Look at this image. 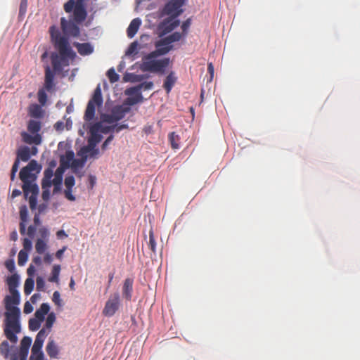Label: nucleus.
Instances as JSON below:
<instances>
[{"label":"nucleus","mask_w":360,"mask_h":360,"mask_svg":"<svg viewBox=\"0 0 360 360\" xmlns=\"http://www.w3.org/2000/svg\"><path fill=\"white\" fill-rule=\"evenodd\" d=\"M10 295L4 298L5 308V327L4 335L11 342L15 344L18 342L16 334L20 333V310L17 307L20 304V293L18 291H9Z\"/></svg>","instance_id":"1"},{"label":"nucleus","mask_w":360,"mask_h":360,"mask_svg":"<svg viewBox=\"0 0 360 360\" xmlns=\"http://www.w3.org/2000/svg\"><path fill=\"white\" fill-rule=\"evenodd\" d=\"M41 167L34 160H32L27 166L21 169L19 176L22 181V190L25 198H29L30 207L36 209L39 187L35 183L37 176L33 172L39 173Z\"/></svg>","instance_id":"2"},{"label":"nucleus","mask_w":360,"mask_h":360,"mask_svg":"<svg viewBox=\"0 0 360 360\" xmlns=\"http://www.w3.org/2000/svg\"><path fill=\"white\" fill-rule=\"evenodd\" d=\"M158 56L153 52L144 56L142 58V63L140 68L143 72H150L154 73L164 74L166 68L169 66L170 59L165 58L163 59H156Z\"/></svg>","instance_id":"3"},{"label":"nucleus","mask_w":360,"mask_h":360,"mask_svg":"<svg viewBox=\"0 0 360 360\" xmlns=\"http://www.w3.org/2000/svg\"><path fill=\"white\" fill-rule=\"evenodd\" d=\"M153 82H144L136 86L127 89L124 91V94L125 95L128 96V97L125 99L124 104L130 106L139 103H141L143 100V98L141 90L150 89L153 88Z\"/></svg>","instance_id":"4"},{"label":"nucleus","mask_w":360,"mask_h":360,"mask_svg":"<svg viewBox=\"0 0 360 360\" xmlns=\"http://www.w3.org/2000/svg\"><path fill=\"white\" fill-rule=\"evenodd\" d=\"M41 129V122L34 120H30L27 123V130L30 134H34L32 136L27 132H22L21 136L24 142L28 144L34 143L39 145L41 142V136L39 134V131Z\"/></svg>","instance_id":"5"},{"label":"nucleus","mask_w":360,"mask_h":360,"mask_svg":"<svg viewBox=\"0 0 360 360\" xmlns=\"http://www.w3.org/2000/svg\"><path fill=\"white\" fill-rule=\"evenodd\" d=\"M51 39L54 47L61 54H66L70 47L68 39L62 36L59 30L54 25L49 28Z\"/></svg>","instance_id":"6"},{"label":"nucleus","mask_w":360,"mask_h":360,"mask_svg":"<svg viewBox=\"0 0 360 360\" xmlns=\"http://www.w3.org/2000/svg\"><path fill=\"white\" fill-rule=\"evenodd\" d=\"M103 104V97L101 89L99 86H98L93 94L92 98L89 101L85 113L84 115V119L85 121H91L94 118L95 112H96V106L100 107Z\"/></svg>","instance_id":"7"},{"label":"nucleus","mask_w":360,"mask_h":360,"mask_svg":"<svg viewBox=\"0 0 360 360\" xmlns=\"http://www.w3.org/2000/svg\"><path fill=\"white\" fill-rule=\"evenodd\" d=\"M185 4L186 2L182 0H170L163 7L161 15L178 18L183 13L184 10L182 7Z\"/></svg>","instance_id":"8"},{"label":"nucleus","mask_w":360,"mask_h":360,"mask_svg":"<svg viewBox=\"0 0 360 360\" xmlns=\"http://www.w3.org/2000/svg\"><path fill=\"white\" fill-rule=\"evenodd\" d=\"M75 57V53L72 50L71 47H69V51L66 54L52 53L51 60L53 70H61L63 65H68V59H74Z\"/></svg>","instance_id":"9"},{"label":"nucleus","mask_w":360,"mask_h":360,"mask_svg":"<svg viewBox=\"0 0 360 360\" xmlns=\"http://www.w3.org/2000/svg\"><path fill=\"white\" fill-rule=\"evenodd\" d=\"M120 307V297L118 292L111 295L103 309V314L105 316H112Z\"/></svg>","instance_id":"10"},{"label":"nucleus","mask_w":360,"mask_h":360,"mask_svg":"<svg viewBox=\"0 0 360 360\" xmlns=\"http://www.w3.org/2000/svg\"><path fill=\"white\" fill-rule=\"evenodd\" d=\"M176 18H177L168 16L160 22L158 25V30L160 31L161 36L171 32L180 25L179 20Z\"/></svg>","instance_id":"11"},{"label":"nucleus","mask_w":360,"mask_h":360,"mask_svg":"<svg viewBox=\"0 0 360 360\" xmlns=\"http://www.w3.org/2000/svg\"><path fill=\"white\" fill-rule=\"evenodd\" d=\"M60 24L65 34L72 37H78L79 35V28L75 22L66 20L64 18H62Z\"/></svg>","instance_id":"12"},{"label":"nucleus","mask_w":360,"mask_h":360,"mask_svg":"<svg viewBox=\"0 0 360 360\" xmlns=\"http://www.w3.org/2000/svg\"><path fill=\"white\" fill-rule=\"evenodd\" d=\"M64 184L65 186V189L64 191L65 197L70 201H75L76 200V198L72 193V187L75 184V177L72 175L67 176L65 179Z\"/></svg>","instance_id":"13"},{"label":"nucleus","mask_w":360,"mask_h":360,"mask_svg":"<svg viewBox=\"0 0 360 360\" xmlns=\"http://www.w3.org/2000/svg\"><path fill=\"white\" fill-rule=\"evenodd\" d=\"M54 72L51 71L49 66H46L45 69L44 89H46L47 91H52L54 88Z\"/></svg>","instance_id":"14"},{"label":"nucleus","mask_w":360,"mask_h":360,"mask_svg":"<svg viewBox=\"0 0 360 360\" xmlns=\"http://www.w3.org/2000/svg\"><path fill=\"white\" fill-rule=\"evenodd\" d=\"M73 45L81 56H88L94 52V47L90 43L74 42Z\"/></svg>","instance_id":"15"},{"label":"nucleus","mask_w":360,"mask_h":360,"mask_svg":"<svg viewBox=\"0 0 360 360\" xmlns=\"http://www.w3.org/2000/svg\"><path fill=\"white\" fill-rule=\"evenodd\" d=\"M133 280L127 278L124 280L122 287V295L127 300H131L133 291Z\"/></svg>","instance_id":"16"},{"label":"nucleus","mask_w":360,"mask_h":360,"mask_svg":"<svg viewBox=\"0 0 360 360\" xmlns=\"http://www.w3.org/2000/svg\"><path fill=\"white\" fill-rule=\"evenodd\" d=\"M124 105H126L124 103L122 105H117L112 109L111 112L113 114L115 120L117 121L122 120L129 112L130 108Z\"/></svg>","instance_id":"17"},{"label":"nucleus","mask_w":360,"mask_h":360,"mask_svg":"<svg viewBox=\"0 0 360 360\" xmlns=\"http://www.w3.org/2000/svg\"><path fill=\"white\" fill-rule=\"evenodd\" d=\"M28 113L33 118L40 119L44 117V111L41 105L34 103L29 106Z\"/></svg>","instance_id":"18"},{"label":"nucleus","mask_w":360,"mask_h":360,"mask_svg":"<svg viewBox=\"0 0 360 360\" xmlns=\"http://www.w3.org/2000/svg\"><path fill=\"white\" fill-rule=\"evenodd\" d=\"M141 25V20L139 18L133 19L131 21V22L127 30V37L129 38H133L135 36V34H136V32H138Z\"/></svg>","instance_id":"19"},{"label":"nucleus","mask_w":360,"mask_h":360,"mask_svg":"<svg viewBox=\"0 0 360 360\" xmlns=\"http://www.w3.org/2000/svg\"><path fill=\"white\" fill-rule=\"evenodd\" d=\"M89 129L96 134H108L109 132H113L112 126H104L103 125L102 122H98L94 124L91 126Z\"/></svg>","instance_id":"20"},{"label":"nucleus","mask_w":360,"mask_h":360,"mask_svg":"<svg viewBox=\"0 0 360 360\" xmlns=\"http://www.w3.org/2000/svg\"><path fill=\"white\" fill-rule=\"evenodd\" d=\"M28 213H27V209L25 205L22 206L20 208V233L21 235H25L26 231V226L25 222L27 220Z\"/></svg>","instance_id":"21"},{"label":"nucleus","mask_w":360,"mask_h":360,"mask_svg":"<svg viewBox=\"0 0 360 360\" xmlns=\"http://www.w3.org/2000/svg\"><path fill=\"white\" fill-rule=\"evenodd\" d=\"M184 37L183 35V34H181L178 32H175L174 33H172V34L159 40V45H161V44H169L173 43V42H176V41H179V40L181 39V38Z\"/></svg>","instance_id":"22"},{"label":"nucleus","mask_w":360,"mask_h":360,"mask_svg":"<svg viewBox=\"0 0 360 360\" xmlns=\"http://www.w3.org/2000/svg\"><path fill=\"white\" fill-rule=\"evenodd\" d=\"M90 137L88 139L87 147L91 150H94L96 145L102 140L103 136L100 134H96L92 131H90Z\"/></svg>","instance_id":"23"},{"label":"nucleus","mask_w":360,"mask_h":360,"mask_svg":"<svg viewBox=\"0 0 360 360\" xmlns=\"http://www.w3.org/2000/svg\"><path fill=\"white\" fill-rule=\"evenodd\" d=\"M155 45L156 49L152 52L154 54H155L158 57L167 54L172 49V46L169 45V44L159 45V41H156Z\"/></svg>","instance_id":"24"},{"label":"nucleus","mask_w":360,"mask_h":360,"mask_svg":"<svg viewBox=\"0 0 360 360\" xmlns=\"http://www.w3.org/2000/svg\"><path fill=\"white\" fill-rule=\"evenodd\" d=\"M20 277L17 274H13L6 279V283L9 291H18L17 287L19 285Z\"/></svg>","instance_id":"25"},{"label":"nucleus","mask_w":360,"mask_h":360,"mask_svg":"<svg viewBox=\"0 0 360 360\" xmlns=\"http://www.w3.org/2000/svg\"><path fill=\"white\" fill-rule=\"evenodd\" d=\"M176 82V77L173 72H171L167 77L164 82L163 87L166 90L167 93L169 94L174 84Z\"/></svg>","instance_id":"26"},{"label":"nucleus","mask_w":360,"mask_h":360,"mask_svg":"<svg viewBox=\"0 0 360 360\" xmlns=\"http://www.w3.org/2000/svg\"><path fill=\"white\" fill-rule=\"evenodd\" d=\"M63 172H64V169L61 167H59L58 168H57V169L55 172V177L53 179V184L55 186L54 189H53L54 193L56 192L60 188V186L63 181Z\"/></svg>","instance_id":"27"},{"label":"nucleus","mask_w":360,"mask_h":360,"mask_svg":"<svg viewBox=\"0 0 360 360\" xmlns=\"http://www.w3.org/2000/svg\"><path fill=\"white\" fill-rule=\"evenodd\" d=\"M48 355L51 358H56L58 354V348L53 340H50L46 348Z\"/></svg>","instance_id":"28"},{"label":"nucleus","mask_w":360,"mask_h":360,"mask_svg":"<svg viewBox=\"0 0 360 360\" xmlns=\"http://www.w3.org/2000/svg\"><path fill=\"white\" fill-rule=\"evenodd\" d=\"M50 307L47 303H43L41 304L39 309L35 311V317L40 321H44L45 315L49 311Z\"/></svg>","instance_id":"29"},{"label":"nucleus","mask_w":360,"mask_h":360,"mask_svg":"<svg viewBox=\"0 0 360 360\" xmlns=\"http://www.w3.org/2000/svg\"><path fill=\"white\" fill-rule=\"evenodd\" d=\"M49 240H44L42 238H37L35 243V250L39 255H43L48 249Z\"/></svg>","instance_id":"30"},{"label":"nucleus","mask_w":360,"mask_h":360,"mask_svg":"<svg viewBox=\"0 0 360 360\" xmlns=\"http://www.w3.org/2000/svg\"><path fill=\"white\" fill-rule=\"evenodd\" d=\"M31 156L30 150L28 147H23L18 150L17 158L19 160L27 162L29 160Z\"/></svg>","instance_id":"31"},{"label":"nucleus","mask_w":360,"mask_h":360,"mask_svg":"<svg viewBox=\"0 0 360 360\" xmlns=\"http://www.w3.org/2000/svg\"><path fill=\"white\" fill-rule=\"evenodd\" d=\"M60 272V265L55 264L51 271V275L49 278V281L52 283H58L59 281V275Z\"/></svg>","instance_id":"32"},{"label":"nucleus","mask_w":360,"mask_h":360,"mask_svg":"<svg viewBox=\"0 0 360 360\" xmlns=\"http://www.w3.org/2000/svg\"><path fill=\"white\" fill-rule=\"evenodd\" d=\"M169 141L173 149L179 148L180 137L175 132H171L168 135Z\"/></svg>","instance_id":"33"},{"label":"nucleus","mask_w":360,"mask_h":360,"mask_svg":"<svg viewBox=\"0 0 360 360\" xmlns=\"http://www.w3.org/2000/svg\"><path fill=\"white\" fill-rule=\"evenodd\" d=\"M90 152L91 150L86 146L82 147L77 152V155L82 159L81 165H84L85 163L88 156H89Z\"/></svg>","instance_id":"34"},{"label":"nucleus","mask_w":360,"mask_h":360,"mask_svg":"<svg viewBox=\"0 0 360 360\" xmlns=\"http://www.w3.org/2000/svg\"><path fill=\"white\" fill-rule=\"evenodd\" d=\"M34 281L32 278H27L25 280L24 285V292L25 295H30L34 289Z\"/></svg>","instance_id":"35"},{"label":"nucleus","mask_w":360,"mask_h":360,"mask_svg":"<svg viewBox=\"0 0 360 360\" xmlns=\"http://www.w3.org/2000/svg\"><path fill=\"white\" fill-rule=\"evenodd\" d=\"M10 345L8 342V341L4 340L1 343L0 345V352L1 355L4 356L5 359H7L9 356L10 352Z\"/></svg>","instance_id":"36"},{"label":"nucleus","mask_w":360,"mask_h":360,"mask_svg":"<svg viewBox=\"0 0 360 360\" xmlns=\"http://www.w3.org/2000/svg\"><path fill=\"white\" fill-rule=\"evenodd\" d=\"M42 321H40L39 319H37L36 317H35V319H30L29 320V329L32 331L37 330L40 328L41 323Z\"/></svg>","instance_id":"37"},{"label":"nucleus","mask_w":360,"mask_h":360,"mask_svg":"<svg viewBox=\"0 0 360 360\" xmlns=\"http://www.w3.org/2000/svg\"><path fill=\"white\" fill-rule=\"evenodd\" d=\"M56 321V315L53 312H51L48 314V316L46 319L45 327L48 329V331H51V328H52L54 322Z\"/></svg>","instance_id":"38"},{"label":"nucleus","mask_w":360,"mask_h":360,"mask_svg":"<svg viewBox=\"0 0 360 360\" xmlns=\"http://www.w3.org/2000/svg\"><path fill=\"white\" fill-rule=\"evenodd\" d=\"M27 259H28V253L26 251L21 250L18 253V265L23 266L27 261Z\"/></svg>","instance_id":"39"},{"label":"nucleus","mask_w":360,"mask_h":360,"mask_svg":"<svg viewBox=\"0 0 360 360\" xmlns=\"http://www.w3.org/2000/svg\"><path fill=\"white\" fill-rule=\"evenodd\" d=\"M46 89H41L38 91V101L41 105H44L47 101V95L46 93Z\"/></svg>","instance_id":"40"},{"label":"nucleus","mask_w":360,"mask_h":360,"mask_svg":"<svg viewBox=\"0 0 360 360\" xmlns=\"http://www.w3.org/2000/svg\"><path fill=\"white\" fill-rule=\"evenodd\" d=\"M149 248L155 253L156 252V242L154 238L153 231L152 229L149 231V242H148Z\"/></svg>","instance_id":"41"},{"label":"nucleus","mask_w":360,"mask_h":360,"mask_svg":"<svg viewBox=\"0 0 360 360\" xmlns=\"http://www.w3.org/2000/svg\"><path fill=\"white\" fill-rule=\"evenodd\" d=\"M32 344V338L28 336H25L21 342H20V349H23L24 350H27L30 349V345Z\"/></svg>","instance_id":"42"},{"label":"nucleus","mask_w":360,"mask_h":360,"mask_svg":"<svg viewBox=\"0 0 360 360\" xmlns=\"http://www.w3.org/2000/svg\"><path fill=\"white\" fill-rule=\"evenodd\" d=\"M107 76L111 83H115L119 80V75L116 73L113 68H110L107 72Z\"/></svg>","instance_id":"43"},{"label":"nucleus","mask_w":360,"mask_h":360,"mask_svg":"<svg viewBox=\"0 0 360 360\" xmlns=\"http://www.w3.org/2000/svg\"><path fill=\"white\" fill-rule=\"evenodd\" d=\"M77 6V2L75 0H69L64 5V10L66 13H70L75 9V6Z\"/></svg>","instance_id":"44"},{"label":"nucleus","mask_w":360,"mask_h":360,"mask_svg":"<svg viewBox=\"0 0 360 360\" xmlns=\"http://www.w3.org/2000/svg\"><path fill=\"white\" fill-rule=\"evenodd\" d=\"M39 235L40 236L39 238H42L44 240H49L50 233L46 227H41L39 229Z\"/></svg>","instance_id":"45"},{"label":"nucleus","mask_w":360,"mask_h":360,"mask_svg":"<svg viewBox=\"0 0 360 360\" xmlns=\"http://www.w3.org/2000/svg\"><path fill=\"white\" fill-rule=\"evenodd\" d=\"M49 333V331H46L45 328L41 329L37 333L35 340H39L40 342H44L46 337Z\"/></svg>","instance_id":"46"},{"label":"nucleus","mask_w":360,"mask_h":360,"mask_svg":"<svg viewBox=\"0 0 360 360\" xmlns=\"http://www.w3.org/2000/svg\"><path fill=\"white\" fill-rule=\"evenodd\" d=\"M115 119V118L114 117L113 114L112 112L111 114H104L101 117L102 122H107L109 124L117 122V120Z\"/></svg>","instance_id":"47"},{"label":"nucleus","mask_w":360,"mask_h":360,"mask_svg":"<svg viewBox=\"0 0 360 360\" xmlns=\"http://www.w3.org/2000/svg\"><path fill=\"white\" fill-rule=\"evenodd\" d=\"M191 25V19L188 18L184 22H183L181 25L182 34L184 36H186L188 34V30Z\"/></svg>","instance_id":"48"},{"label":"nucleus","mask_w":360,"mask_h":360,"mask_svg":"<svg viewBox=\"0 0 360 360\" xmlns=\"http://www.w3.org/2000/svg\"><path fill=\"white\" fill-rule=\"evenodd\" d=\"M138 45L139 44H138L137 41L132 42L128 47V49L126 51V55L129 56V55L136 53Z\"/></svg>","instance_id":"49"},{"label":"nucleus","mask_w":360,"mask_h":360,"mask_svg":"<svg viewBox=\"0 0 360 360\" xmlns=\"http://www.w3.org/2000/svg\"><path fill=\"white\" fill-rule=\"evenodd\" d=\"M43 344L44 342H40L39 340H34V345L32 348V352H43L41 351Z\"/></svg>","instance_id":"50"},{"label":"nucleus","mask_w":360,"mask_h":360,"mask_svg":"<svg viewBox=\"0 0 360 360\" xmlns=\"http://www.w3.org/2000/svg\"><path fill=\"white\" fill-rule=\"evenodd\" d=\"M23 245V250L26 251L27 252H30L32 250V243L30 239L25 238L23 239L22 242Z\"/></svg>","instance_id":"51"},{"label":"nucleus","mask_w":360,"mask_h":360,"mask_svg":"<svg viewBox=\"0 0 360 360\" xmlns=\"http://www.w3.org/2000/svg\"><path fill=\"white\" fill-rule=\"evenodd\" d=\"M37 290L38 291H42L44 289L45 282L42 277L38 276L37 278Z\"/></svg>","instance_id":"52"},{"label":"nucleus","mask_w":360,"mask_h":360,"mask_svg":"<svg viewBox=\"0 0 360 360\" xmlns=\"http://www.w3.org/2000/svg\"><path fill=\"white\" fill-rule=\"evenodd\" d=\"M5 266L10 272L14 271V270H15L14 260L13 259H7L5 262Z\"/></svg>","instance_id":"53"},{"label":"nucleus","mask_w":360,"mask_h":360,"mask_svg":"<svg viewBox=\"0 0 360 360\" xmlns=\"http://www.w3.org/2000/svg\"><path fill=\"white\" fill-rule=\"evenodd\" d=\"M44 355L43 352H32L30 360H44Z\"/></svg>","instance_id":"54"},{"label":"nucleus","mask_w":360,"mask_h":360,"mask_svg":"<svg viewBox=\"0 0 360 360\" xmlns=\"http://www.w3.org/2000/svg\"><path fill=\"white\" fill-rule=\"evenodd\" d=\"M53 302L58 306L61 305L60 295L58 291H55L53 294Z\"/></svg>","instance_id":"55"},{"label":"nucleus","mask_w":360,"mask_h":360,"mask_svg":"<svg viewBox=\"0 0 360 360\" xmlns=\"http://www.w3.org/2000/svg\"><path fill=\"white\" fill-rule=\"evenodd\" d=\"M53 184V181L50 179H43L41 182L42 189H49Z\"/></svg>","instance_id":"56"},{"label":"nucleus","mask_w":360,"mask_h":360,"mask_svg":"<svg viewBox=\"0 0 360 360\" xmlns=\"http://www.w3.org/2000/svg\"><path fill=\"white\" fill-rule=\"evenodd\" d=\"M44 176L43 179L51 180V178L53 175L52 169L51 167L46 169L44 170Z\"/></svg>","instance_id":"57"},{"label":"nucleus","mask_w":360,"mask_h":360,"mask_svg":"<svg viewBox=\"0 0 360 360\" xmlns=\"http://www.w3.org/2000/svg\"><path fill=\"white\" fill-rule=\"evenodd\" d=\"M127 128H128V125L127 124H120V125L115 124V125H112V131H113V132L118 133L120 131H122V129H127Z\"/></svg>","instance_id":"58"},{"label":"nucleus","mask_w":360,"mask_h":360,"mask_svg":"<svg viewBox=\"0 0 360 360\" xmlns=\"http://www.w3.org/2000/svg\"><path fill=\"white\" fill-rule=\"evenodd\" d=\"M114 139V136L112 134L110 135L106 139L105 141L103 142V143L102 144V149L103 150H105L108 146V144L113 140Z\"/></svg>","instance_id":"59"},{"label":"nucleus","mask_w":360,"mask_h":360,"mask_svg":"<svg viewBox=\"0 0 360 360\" xmlns=\"http://www.w3.org/2000/svg\"><path fill=\"white\" fill-rule=\"evenodd\" d=\"M23 310L25 314H30L33 311V307L29 302H26Z\"/></svg>","instance_id":"60"},{"label":"nucleus","mask_w":360,"mask_h":360,"mask_svg":"<svg viewBox=\"0 0 360 360\" xmlns=\"http://www.w3.org/2000/svg\"><path fill=\"white\" fill-rule=\"evenodd\" d=\"M54 129L58 131H63L64 129V122L63 121H58L54 124Z\"/></svg>","instance_id":"61"},{"label":"nucleus","mask_w":360,"mask_h":360,"mask_svg":"<svg viewBox=\"0 0 360 360\" xmlns=\"http://www.w3.org/2000/svg\"><path fill=\"white\" fill-rule=\"evenodd\" d=\"M35 267L33 264H30V266L27 269V274L29 276V278H32L35 274Z\"/></svg>","instance_id":"62"},{"label":"nucleus","mask_w":360,"mask_h":360,"mask_svg":"<svg viewBox=\"0 0 360 360\" xmlns=\"http://www.w3.org/2000/svg\"><path fill=\"white\" fill-rule=\"evenodd\" d=\"M143 131L146 134H150L153 133V127L150 124H146L144 126Z\"/></svg>","instance_id":"63"},{"label":"nucleus","mask_w":360,"mask_h":360,"mask_svg":"<svg viewBox=\"0 0 360 360\" xmlns=\"http://www.w3.org/2000/svg\"><path fill=\"white\" fill-rule=\"evenodd\" d=\"M44 262L46 264H51L53 261V257L52 255L49 253V252H46L44 256V259H43Z\"/></svg>","instance_id":"64"}]
</instances>
